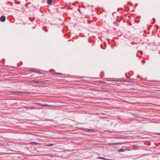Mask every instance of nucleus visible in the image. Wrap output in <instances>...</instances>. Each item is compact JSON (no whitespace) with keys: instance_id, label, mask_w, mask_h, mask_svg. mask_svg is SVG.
Segmentation results:
<instances>
[{"instance_id":"1","label":"nucleus","mask_w":160,"mask_h":160,"mask_svg":"<svg viewBox=\"0 0 160 160\" xmlns=\"http://www.w3.org/2000/svg\"><path fill=\"white\" fill-rule=\"evenodd\" d=\"M82 130H83L84 131H89V132H95V130L94 129H88L87 128H82Z\"/></svg>"},{"instance_id":"2","label":"nucleus","mask_w":160,"mask_h":160,"mask_svg":"<svg viewBox=\"0 0 160 160\" xmlns=\"http://www.w3.org/2000/svg\"><path fill=\"white\" fill-rule=\"evenodd\" d=\"M13 93L15 95H21L23 93H28V92H18L16 91H13Z\"/></svg>"},{"instance_id":"3","label":"nucleus","mask_w":160,"mask_h":160,"mask_svg":"<svg viewBox=\"0 0 160 160\" xmlns=\"http://www.w3.org/2000/svg\"><path fill=\"white\" fill-rule=\"evenodd\" d=\"M123 143L122 142H117V143H109L108 145L110 146L112 145H116L119 144H122Z\"/></svg>"},{"instance_id":"4","label":"nucleus","mask_w":160,"mask_h":160,"mask_svg":"<svg viewBox=\"0 0 160 160\" xmlns=\"http://www.w3.org/2000/svg\"><path fill=\"white\" fill-rule=\"evenodd\" d=\"M34 103L36 105H38V106H50V105H48V104H41V103H37V102Z\"/></svg>"},{"instance_id":"5","label":"nucleus","mask_w":160,"mask_h":160,"mask_svg":"<svg viewBox=\"0 0 160 160\" xmlns=\"http://www.w3.org/2000/svg\"><path fill=\"white\" fill-rule=\"evenodd\" d=\"M6 20L5 17L4 16H2L0 17V21L2 22H4Z\"/></svg>"},{"instance_id":"6","label":"nucleus","mask_w":160,"mask_h":160,"mask_svg":"<svg viewBox=\"0 0 160 160\" xmlns=\"http://www.w3.org/2000/svg\"><path fill=\"white\" fill-rule=\"evenodd\" d=\"M109 81H118V82H124V81H125L124 80H122V79H120V78H119V79H116V80H110Z\"/></svg>"},{"instance_id":"7","label":"nucleus","mask_w":160,"mask_h":160,"mask_svg":"<svg viewBox=\"0 0 160 160\" xmlns=\"http://www.w3.org/2000/svg\"><path fill=\"white\" fill-rule=\"evenodd\" d=\"M31 82L32 83H39L41 82V81H31Z\"/></svg>"},{"instance_id":"8","label":"nucleus","mask_w":160,"mask_h":160,"mask_svg":"<svg viewBox=\"0 0 160 160\" xmlns=\"http://www.w3.org/2000/svg\"><path fill=\"white\" fill-rule=\"evenodd\" d=\"M126 149H126V148H125V149L121 148V149L118 150V152H124V151H126Z\"/></svg>"},{"instance_id":"9","label":"nucleus","mask_w":160,"mask_h":160,"mask_svg":"<svg viewBox=\"0 0 160 160\" xmlns=\"http://www.w3.org/2000/svg\"><path fill=\"white\" fill-rule=\"evenodd\" d=\"M41 108L40 107H34L33 106L31 107V108H29V109H41Z\"/></svg>"},{"instance_id":"10","label":"nucleus","mask_w":160,"mask_h":160,"mask_svg":"<svg viewBox=\"0 0 160 160\" xmlns=\"http://www.w3.org/2000/svg\"><path fill=\"white\" fill-rule=\"evenodd\" d=\"M52 0H47V3L48 4H51L52 3Z\"/></svg>"},{"instance_id":"11","label":"nucleus","mask_w":160,"mask_h":160,"mask_svg":"<svg viewBox=\"0 0 160 160\" xmlns=\"http://www.w3.org/2000/svg\"><path fill=\"white\" fill-rule=\"evenodd\" d=\"M133 116H135L136 117H137V118L140 117V115L139 114H134Z\"/></svg>"},{"instance_id":"12","label":"nucleus","mask_w":160,"mask_h":160,"mask_svg":"<svg viewBox=\"0 0 160 160\" xmlns=\"http://www.w3.org/2000/svg\"><path fill=\"white\" fill-rule=\"evenodd\" d=\"M98 158H101V159L106 160H111L110 159H105L104 158H103V157H98Z\"/></svg>"},{"instance_id":"13","label":"nucleus","mask_w":160,"mask_h":160,"mask_svg":"<svg viewBox=\"0 0 160 160\" xmlns=\"http://www.w3.org/2000/svg\"><path fill=\"white\" fill-rule=\"evenodd\" d=\"M117 22H118V21H115L114 22V23L115 24H117V26H118V25L117 24Z\"/></svg>"},{"instance_id":"14","label":"nucleus","mask_w":160,"mask_h":160,"mask_svg":"<svg viewBox=\"0 0 160 160\" xmlns=\"http://www.w3.org/2000/svg\"><path fill=\"white\" fill-rule=\"evenodd\" d=\"M133 147L136 149L138 148V146H134Z\"/></svg>"},{"instance_id":"15","label":"nucleus","mask_w":160,"mask_h":160,"mask_svg":"<svg viewBox=\"0 0 160 160\" xmlns=\"http://www.w3.org/2000/svg\"><path fill=\"white\" fill-rule=\"evenodd\" d=\"M56 74H58V75H62V73H60V72H56Z\"/></svg>"},{"instance_id":"16","label":"nucleus","mask_w":160,"mask_h":160,"mask_svg":"<svg viewBox=\"0 0 160 160\" xmlns=\"http://www.w3.org/2000/svg\"><path fill=\"white\" fill-rule=\"evenodd\" d=\"M24 107H25L26 108H28L29 109V108H31V107L24 106Z\"/></svg>"},{"instance_id":"17","label":"nucleus","mask_w":160,"mask_h":160,"mask_svg":"<svg viewBox=\"0 0 160 160\" xmlns=\"http://www.w3.org/2000/svg\"><path fill=\"white\" fill-rule=\"evenodd\" d=\"M127 149H126V150H128V151H129L130 150V149H128V148H126Z\"/></svg>"},{"instance_id":"18","label":"nucleus","mask_w":160,"mask_h":160,"mask_svg":"<svg viewBox=\"0 0 160 160\" xmlns=\"http://www.w3.org/2000/svg\"><path fill=\"white\" fill-rule=\"evenodd\" d=\"M157 134L158 135H160V133H157Z\"/></svg>"},{"instance_id":"19","label":"nucleus","mask_w":160,"mask_h":160,"mask_svg":"<svg viewBox=\"0 0 160 160\" xmlns=\"http://www.w3.org/2000/svg\"><path fill=\"white\" fill-rule=\"evenodd\" d=\"M142 62L143 63H145V62L144 61H142Z\"/></svg>"},{"instance_id":"20","label":"nucleus","mask_w":160,"mask_h":160,"mask_svg":"<svg viewBox=\"0 0 160 160\" xmlns=\"http://www.w3.org/2000/svg\"><path fill=\"white\" fill-rule=\"evenodd\" d=\"M33 143H34V144H36V142H33Z\"/></svg>"},{"instance_id":"21","label":"nucleus","mask_w":160,"mask_h":160,"mask_svg":"<svg viewBox=\"0 0 160 160\" xmlns=\"http://www.w3.org/2000/svg\"><path fill=\"white\" fill-rule=\"evenodd\" d=\"M52 144H50V145H48V146H52Z\"/></svg>"},{"instance_id":"22","label":"nucleus","mask_w":160,"mask_h":160,"mask_svg":"<svg viewBox=\"0 0 160 160\" xmlns=\"http://www.w3.org/2000/svg\"><path fill=\"white\" fill-rule=\"evenodd\" d=\"M33 71L34 72H36V71H35V70H33Z\"/></svg>"}]
</instances>
